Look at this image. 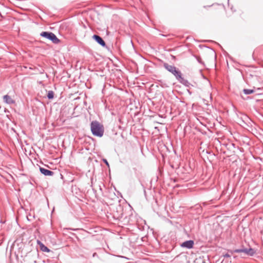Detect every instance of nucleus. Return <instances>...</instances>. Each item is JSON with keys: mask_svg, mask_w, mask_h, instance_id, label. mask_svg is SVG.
I'll use <instances>...</instances> for the list:
<instances>
[{"mask_svg": "<svg viewBox=\"0 0 263 263\" xmlns=\"http://www.w3.org/2000/svg\"><path fill=\"white\" fill-rule=\"evenodd\" d=\"M91 131L94 136L102 137L103 136L104 128L103 125L97 121H92L90 125Z\"/></svg>", "mask_w": 263, "mask_h": 263, "instance_id": "f257e3e1", "label": "nucleus"}, {"mask_svg": "<svg viewBox=\"0 0 263 263\" xmlns=\"http://www.w3.org/2000/svg\"><path fill=\"white\" fill-rule=\"evenodd\" d=\"M41 35L47 39L51 41L54 44H58L60 42V40L55 36V35L52 32H43L41 33Z\"/></svg>", "mask_w": 263, "mask_h": 263, "instance_id": "f03ea898", "label": "nucleus"}, {"mask_svg": "<svg viewBox=\"0 0 263 263\" xmlns=\"http://www.w3.org/2000/svg\"><path fill=\"white\" fill-rule=\"evenodd\" d=\"M165 68L167 70L170 72H172L178 80H182V78L181 77V73L180 71H178L176 67L171 65H166L165 66Z\"/></svg>", "mask_w": 263, "mask_h": 263, "instance_id": "7ed1b4c3", "label": "nucleus"}, {"mask_svg": "<svg viewBox=\"0 0 263 263\" xmlns=\"http://www.w3.org/2000/svg\"><path fill=\"white\" fill-rule=\"evenodd\" d=\"M194 244V241L187 240V241H186L183 242L181 245V246L182 247L186 248L188 249H191V248H193Z\"/></svg>", "mask_w": 263, "mask_h": 263, "instance_id": "20e7f679", "label": "nucleus"}, {"mask_svg": "<svg viewBox=\"0 0 263 263\" xmlns=\"http://www.w3.org/2000/svg\"><path fill=\"white\" fill-rule=\"evenodd\" d=\"M235 252L237 253L244 252L250 255H253L255 253L254 251L252 249L236 250Z\"/></svg>", "mask_w": 263, "mask_h": 263, "instance_id": "39448f33", "label": "nucleus"}, {"mask_svg": "<svg viewBox=\"0 0 263 263\" xmlns=\"http://www.w3.org/2000/svg\"><path fill=\"white\" fill-rule=\"evenodd\" d=\"M37 244L40 246V248L41 251L45 252H50V250L46 247L42 242H41L40 240H37L36 241Z\"/></svg>", "mask_w": 263, "mask_h": 263, "instance_id": "423d86ee", "label": "nucleus"}, {"mask_svg": "<svg viewBox=\"0 0 263 263\" xmlns=\"http://www.w3.org/2000/svg\"><path fill=\"white\" fill-rule=\"evenodd\" d=\"M93 39H94L99 44L102 45V46H105V42L102 40V39L97 35H93L92 36Z\"/></svg>", "mask_w": 263, "mask_h": 263, "instance_id": "0eeeda50", "label": "nucleus"}, {"mask_svg": "<svg viewBox=\"0 0 263 263\" xmlns=\"http://www.w3.org/2000/svg\"><path fill=\"white\" fill-rule=\"evenodd\" d=\"M4 102L7 104H13L14 100L9 95H5L3 97Z\"/></svg>", "mask_w": 263, "mask_h": 263, "instance_id": "6e6552de", "label": "nucleus"}, {"mask_svg": "<svg viewBox=\"0 0 263 263\" xmlns=\"http://www.w3.org/2000/svg\"><path fill=\"white\" fill-rule=\"evenodd\" d=\"M40 170L41 173L45 176H52L53 174V172L46 170L43 167H40Z\"/></svg>", "mask_w": 263, "mask_h": 263, "instance_id": "1a4fd4ad", "label": "nucleus"}, {"mask_svg": "<svg viewBox=\"0 0 263 263\" xmlns=\"http://www.w3.org/2000/svg\"><path fill=\"white\" fill-rule=\"evenodd\" d=\"M243 91L244 93L246 95L252 93L254 91V90H253V89H243Z\"/></svg>", "mask_w": 263, "mask_h": 263, "instance_id": "9d476101", "label": "nucleus"}, {"mask_svg": "<svg viewBox=\"0 0 263 263\" xmlns=\"http://www.w3.org/2000/svg\"><path fill=\"white\" fill-rule=\"evenodd\" d=\"M53 97H54V93H53V91H49L48 93V95H47V97L48 98V99H53Z\"/></svg>", "mask_w": 263, "mask_h": 263, "instance_id": "9b49d317", "label": "nucleus"}, {"mask_svg": "<svg viewBox=\"0 0 263 263\" xmlns=\"http://www.w3.org/2000/svg\"><path fill=\"white\" fill-rule=\"evenodd\" d=\"M230 256H231L228 253H226L223 255V257H230Z\"/></svg>", "mask_w": 263, "mask_h": 263, "instance_id": "f8f14e48", "label": "nucleus"}, {"mask_svg": "<svg viewBox=\"0 0 263 263\" xmlns=\"http://www.w3.org/2000/svg\"><path fill=\"white\" fill-rule=\"evenodd\" d=\"M104 162H105V163H106L107 165H108V163L107 161L106 160H104Z\"/></svg>", "mask_w": 263, "mask_h": 263, "instance_id": "ddd939ff", "label": "nucleus"}]
</instances>
